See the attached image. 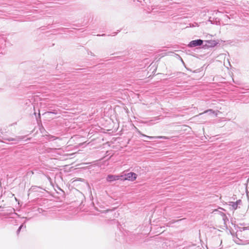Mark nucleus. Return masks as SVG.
<instances>
[{"label":"nucleus","mask_w":249,"mask_h":249,"mask_svg":"<svg viewBox=\"0 0 249 249\" xmlns=\"http://www.w3.org/2000/svg\"><path fill=\"white\" fill-rule=\"evenodd\" d=\"M138 132L141 134L142 135V136H146V137H147L148 138H153V137H150V136H146V135L142 134L139 130H138Z\"/></svg>","instance_id":"obj_7"},{"label":"nucleus","mask_w":249,"mask_h":249,"mask_svg":"<svg viewBox=\"0 0 249 249\" xmlns=\"http://www.w3.org/2000/svg\"><path fill=\"white\" fill-rule=\"evenodd\" d=\"M120 177L121 176H114V175H109L107 176V180L108 181L110 182V181H112L114 180H116L119 179Z\"/></svg>","instance_id":"obj_4"},{"label":"nucleus","mask_w":249,"mask_h":249,"mask_svg":"<svg viewBox=\"0 0 249 249\" xmlns=\"http://www.w3.org/2000/svg\"><path fill=\"white\" fill-rule=\"evenodd\" d=\"M203 43V40L201 39H197L193 40L190 42L189 46L191 47H196L197 46H200Z\"/></svg>","instance_id":"obj_3"},{"label":"nucleus","mask_w":249,"mask_h":249,"mask_svg":"<svg viewBox=\"0 0 249 249\" xmlns=\"http://www.w3.org/2000/svg\"><path fill=\"white\" fill-rule=\"evenodd\" d=\"M221 241H214L212 242L210 247L211 249H221L220 246L221 245Z\"/></svg>","instance_id":"obj_2"},{"label":"nucleus","mask_w":249,"mask_h":249,"mask_svg":"<svg viewBox=\"0 0 249 249\" xmlns=\"http://www.w3.org/2000/svg\"><path fill=\"white\" fill-rule=\"evenodd\" d=\"M22 225H21V226L19 227V229H18V231H19L21 230V228H22Z\"/></svg>","instance_id":"obj_8"},{"label":"nucleus","mask_w":249,"mask_h":249,"mask_svg":"<svg viewBox=\"0 0 249 249\" xmlns=\"http://www.w3.org/2000/svg\"><path fill=\"white\" fill-rule=\"evenodd\" d=\"M211 112L213 114L216 116L217 115V113H215L214 111H213L211 109H210V110H207V111H205L204 112V113H206V112Z\"/></svg>","instance_id":"obj_6"},{"label":"nucleus","mask_w":249,"mask_h":249,"mask_svg":"<svg viewBox=\"0 0 249 249\" xmlns=\"http://www.w3.org/2000/svg\"><path fill=\"white\" fill-rule=\"evenodd\" d=\"M207 43L209 45L210 44L211 46H215L217 44L216 41L215 40L208 41Z\"/></svg>","instance_id":"obj_5"},{"label":"nucleus","mask_w":249,"mask_h":249,"mask_svg":"<svg viewBox=\"0 0 249 249\" xmlns=\"http://www.w3.org/2000/svg\"><path fill=\"white\" fill-rule=\"evenodd\" d=\"M125 178L123 179V180H128L129 181H134L136 180L137 175L136 174L133 172H129L127 174L124 175Z\"/></svg>","instance_id":"obj_1"}]
</instances>
